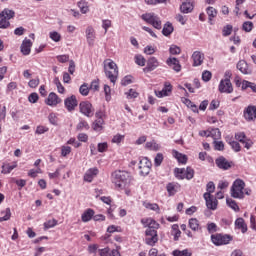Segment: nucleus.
Segmentation results:
<instances>
[{
  "label": "nucleus",
  "mask_w": 256,
  "mask_h": 256,
  "mask_svg": "<svg viewBox=\"0 0 256 256\" xmlns=\"http://www.w3.org/2000/svg\"><path fill=\"white\" fill-rule=\"evenodd\" d=\"M111 181L116 189L123 190L131 183V174L127 171L116 170L111 175Z\"/></svg>",
  "instance_id": "f257e3e1"
},
{
  "label": "nucleus",
  "mask_w": 256,
  "mask_h": 256,
  "mask_svg": "<svg viewBox=\"0 0 256 256\" xmlns=\"http://www.w3.org/2000/svg\"><path fill=\"white\" fill-rule=\"evenodd\" d=\"M245 181L242 179H236L231 188L230 195L233 199H245Z\"/></svg>",
  "instance_id": "f03ea898"
},
{
  "label": "nucleus",
  "mask_w": 256,
  "mask_h": 256,
  "mask_svg": "<svg viewBox=\"0 0 256 256\" xmlns=\"http://www.w3.org/2000/svg\"><path fill=\"white\" fill-rule=\"evenodd\" d=\"M142 19L149 25H152V27H154V29H158V30L162 29L161 18H159V16L155 15V13L143 14Z\"/></svg>",
  "instance_id": "7ed1b4c3"
},
{
  "label": "nucleus",
  "mask_w": 256,
  "mask_h": 256,
  "mask_svg": "<svg viewBox=\"0 0 256 256\" xmlns=\"http://www.w3.org/2000/svg\"><path fill=\"white\" fill-rule=\"evenodd\" d=\"M233 239L230 235L216 234L211 236V241L214 245H229V242Z\"/></svg>",
  "instance_id": "20e7f679"
},
{
  "label": "nucleus",
  "mask_w": 256,
  "mask_h": 256,
  "mask_svg": "<svg viewBox=\"0 0 256 256\" xmlns=\"http://www.w3.org/2000/svg\"><path fill=\"white\" fill-rule=\"evenodd\" d=\"M151 167L152 164L147 157L140 159L139 170L140 175H142V177H147V175L151 172Z\"/></svg>",
  "instance_id": "39448f33"
},
{
  "label": "nucleus",
  "mask_w": 256,
  "mask_h": 256,
  "mask_svg": "<svg viewBox=\"0 0 256 256\" xmlns=\"http://www.w3.org/2000/svg\"><path fill=\"white\" fill-rule=\"evenodd\" d=\"M145 243L150 247H155V244L159 241V236L155 230H146L145 231Z\"/></svg>",
  "instance_id": "423d86ee"
},
{
  "label": "nucleus",
  "mask_w": 256,
  "mask_h": 256,
  "mask_svg": "<svg viewBox=\"0 0 256 256\" xmlns=\"http://www.w3.org/2000/svg\"><path fill=\"white\" fill-rule=\"evenodd\" d=\"M80 113L85 115V117H93V113L95 110L93 109V105L89 101H84L79 104Z\"/></svg>",
  "instance_id": "0eeeda50"
},
{
  "label": "nucleus",
  "mask_w": 256,
  "mask_h": 256,
  "mask_svg": "<svg viewBox=\"0 0 256 256\" xmlns=\"http://www.w3.org/2000/svg\"><path fill=\"white\" fill-rule=\"evenodd\" d=\"M218 91L220 93L231 94L233 93V84L230 79H222L218 85Z\"/></svg>",
  "instance_id": "6e6552de"
},
{
  "label": "nucleus",
  "mask_w": 256,
  "mask_h": 256,
  "mask_svg": "<svg viewBox=\"0 0 256 256\" xmlns=\"http://www.w3.org/2000/svg\"><path fill=\"white\" fill-rule=\"evenodd\" d=\"M193 67H201L205 61V54L201 51H194L192 54Z\"/></svg>",
  "instance_id": "1a4fd4ad"
},
{
  "label": "nucleus",
  "mask_w": 256,
  "mask_h": 256,
  "mask_svg": "<svg viewBox=\"0 0 256 256\" xmlns=\"http://www.w3.org/2000/svg\"><path fill=\"white\" fill-rule=\"evenodd\" d=\"M141 223L144 227H147L146 231H157L159 229V223L153 218L142 219Z\"/></svg>",
  "instance_id": "9d476101"
},
{
  "label": "nucleus",
  "mask_w": 256,
  "mask_h": 256,
  "mask_svg": "<svg viewBox=\"0 0 256 256\" xmlns=\"http://www.w3.org/2000/svg\"><path fill=\"white\" fill-rule=\"evenodd\" d=\"M159 67V60L155 57H150L147 61L146 67L143 69L144 73H151V71H155Z\"/></svg>",
  "instance_id": "9b49d317"
},
{
  "label": "nucleus",
  "mask_w": 256,
  "mask_h": 256,
  "mask_svg": "<svg viewBox=\"0 0 256 256\" xmlns=\"http://www.w3.org/2000/svg\"><path fill=\"white\" fill-rule=\"evenodd\" d=\"M204 199L208 209H211L212 211H215V209H217L218 201L211 194L204 193Z\"/></svg>",
  "instance_id": "f8f14e48"
},
{
  "label": "nucleus",
  "mask_w": 256,
  "mask_h": 256,
  "mask_svg": "<svg viewBox=\"0 0 256 256\" xmlns=\"http://www.w3.org/2000/svg\"><path fill=\"white\" fill-rule=\"evenodd\" d=\"M64 105L67 109V111H75V107H77V97L75 95H72L64 100Z\"/></svg>",
  "instance_id": "ddd939ff"
},
{
  "label": "nucleus",
  "mask_w": 256,
  "mask_h": 256,
  "mask_svg": "<svg viewBox=\"0 0 256 256\" xmlns=\"http://www.w3.org/2000/svg\"><path fill=\"white\" fill-rule=\"evenodd\" d=\"M45 103L46 105H49V107H57V105L61 103V98H59V96L54 92H51L48 95V98L46 99Z\"/></svg>",
  "instance_id": "4468645a"
},
{
  "label": "nucleus",
  "mask_w": 256,
  "mask_h": 256,
  "mask_svg": "<svg viewBox=\"0 0 256 256\" xmlns=\"http://www.w3.org/2000/svg\"><path fill=\"white\" fill-rule=\"evenodd\" d=\"M85 33L88 45L90 47H93V45H95V29L93 28V26H88Z\"/></svg>",
  "instance_id": "2eb2a0df"
},
{
  "label": "nucleus",
  "mask_w": 256,
  "mask_h": 256,
  "mask_svg": "<svg viewBox=\"0 0 256 256\" xmlns=\"http://www.w3.org/2000/svg\"><path fill=\"white\" fill-rule=\"evenodd\" d=\"M244 119H246V121H255V119H256V106H248L244 110Z\"/></svg>",
  "instance_id": "dca6fc26"
},
{
  "label": "nucleus",
  "mask_w": 256,
  "mask_h": 256,
  "mask_svg": "<svg viewBox=\"0 0 256 256\" xmlns=\"http://www.w3.org/2000/svg\"><path fill=\"white\" fill-rule=\"evenodd\" d=\"M237 69L238 71L242 72L243 75H251L253 73V70L249 68V64L245 60H240L237 63Z\"/></svg>",
  "instance_id": "f3484780"
},
{
  "label": "nucleus",
  "mask_w": 256,
  "mask_h": 256,
  "mask_svg": "<svg viewBox=\"0 0 256 256\" xmlns=\"http://www.w3.org/2000/svg\"><path fill=\"white\" fill-rule=\"evenodd\" d=\"M97 175H99V169H97L96 167L90 168L84 174V181H86L87 183H91L93 179L97 177Z\"/></svg>",
  "instance_id": "a211bd4d"
},
{
  "label": "nucleus",
  "mask_w": 256,
  "mask_h": 256,
  "mask_svg": "<svg viewBox=\"0 0 256 256\" xmlns=\"http://www.w3.org/2000/svg\"><path fill=\"white\" fill-rule=\"evenodd\" d=\"M215 163L219 169H223L224 171H227V169H231V163L227 161V159L223 156H220L215 160Z\"/></svg>",
  "instance_id": "6ab92c4d"
},
{
  "label": "nucleus",
  "mask_w": 256,
  "mask_h": 256,
  "mask_svg": "<svg viewBox=\"0 0 256 256\" xmlns=\"http://www.w3.org/2000/svg\"><path fill=\"white\" fill-rule=\"evenodd\" d=\"M31 47H33V42L25 38L20 47L22 55H29L31 53Z\"/></svg>",
  "instance_id": "aec40b11"
},
{
  "label": "nucleus",
  "mask_w": 256,
  "mask_h": 256,
  "mask_svg": "<svg viewBox=\"0 0 256 256\" xmlns=\"http://www.w3.org/2000/svg\"><path fill=\"white\" fill-rule=\"evenodd\" d=\"M166 190L170 197H173L176 193H178L181 190V185L179 183L170 182L166 186Z\"/></svg>",
  "instance_id": "412c9836"
},
{
  "label": "nucleus",
  "mask_w": 256,
  "mask_h": 256,
  "mask_svg": "<svg viewBox=\"0 0 256 256\" xmlns=\"http://www.w3.org/2000/svg\"><path fill=\"white\" fill-rule=\"evenodd\" d=\"M104 71L106 77L113 83V85H115V83L117 82V77H119V70L106 69Z\"/></svg>",
  "instance_id": "4be33fe9"
},
{
  "label": "nucleus",
  "mask_w": 256,
  "mask_h": 256,
  "mask_svg": "<svg viewBox=\"0 0 256 256\" xmlns=\"http://www.w3.org/2000/svg\"><path fill=\"white\" fill-rule=\"evenodd\" d=\"M166 63L167 65H169V67H172V69L176 71V73H179V71H181V64L179 63V60L177 58H168Z\"/></svg>",
  "instance_id": "5701e85b"
},
{
  "label": "nucleus",
  "mask_w": 256,
  "mask_h": 256,
  "mask_svg": "<svg viewBox=\"0 0 256 256\" xmlns=\"http://www.w3.org/2000/svg\"><path fill=\"white\" fill-rule=\"evenodd\" d=\"M95 211L91 208H88L81 216L83 223H89L93 219Z\"/></svg>",
  "instance_id": "b1692460"
},
{
  "label": "nucleus",
  "mask_w": 256,
  "mask_h": 256,
  "mask_svg": "<svg viewBox=\"0 0 256 256\" xmlns=\"http://www.w3.org/2000/svg\"><path fill=\"white\" fill-rule=\"evenodd\" d=\"M188 226L192 231H201V225L199 224V220H197V218H190L188 220Z\"/></svg>",
  "instance_id": "393cba45"
},
{
  "label": "nucleus",
  "mask_w": 256,
  "mask_h": 256,
  "mask_svg": "<svg viewBox=\"0 0 256 256\" xmlns=\"http://www.w3.org/2000/svg\"><path fill=\"white\" fill-rule=\"evenodd\" d=\"M0 17L9 21L10 19H13V17H15V11L9 8H5L2 12H0Z\"/></svg>",
  "instance_id": "a878e982"
},
{
  "label": "nucleus",
  "mask_w": 256,
  "mask_h": 256,
  "mask_svg": "<svg viewBox=\"0 0 256 256\" xmlns=\"http://www.w3.org/2000/svg\"><path fill=\"white\" fill-rule=\"evenodd\" d=\"M174 31L173 24L171 22H167L164 24L163 29H162V35L164 37H169Z\"/></svg>",
  "instance_id": "bb28decb"
},
{
  "label": "nucleus",
  "mask_w": 256,
  "mask_h": 256,
  "mask_svg": "<svg viewBox=\"0 0 256 256\" xmlns=\"http://www.w3.org/2000/svg\"><path fill=\"white\" fill-rule=\"evenodd\" d=\"M235 226L237 229H240L242 233H247V224H245V220L243 218H237L235 221Z\"/></svg>",
  "instance_id": "cd10ccee"
},
{
  "label": "nucleus",
  "mask_w": 256,
  "mask_h": 256,
  "mask_svg": "<svg viewBox=\"0 0 256 256\" xmlns=\"http://www.w3.org/2000/svg\"><path fill=\"white\" fill-rule=\"evenodd\" d=\"M181 13H191L193 11V3L186 1L180 6Z\"/></svg>",
  "instance_id": "c85d7f7f"
},
{
  "label": "nucleus",
  "mask_w": 256,
  "mask_h": 256,
  "mask_svg": "<svg viewBox=\"0 0 256 256\" xmlns=\"http://www.w3.org/2000/svg\"><path fill=\"white\" fill-rule=\"evenodd\" d=\"M207 15H208V19H209V23L211 25H213V23H211L213 21V19H215V17H217V9H215L214 7L209 6L206 9Z\"/></svg>",
  "instance_id": "c756f323"
},
{
  "label": "nucleus",
  "mask_w": 256,
  "mask_h": 256,
  "mask_svg": "<svg viewBox=\"0 0 256 256\" xmlns=\"http://www.w3.org/2000/svg\"><path fill=\"white\" fill-rule=\"evenodd\" d=\"M173 156L177 159L178 163H182V165L187 163V156L185 154H181L177 152V150H173Z\"/></svg>",
  "instance_id": "7c9ffc66"
},
{
  "label": "nucleus",
  "mask_w": 256,
  "mask_h": 256,
  "mask_svg": "<svg viewBox=\"0 0 256 256\" xmlns=\"http://www.w3.org/2000/svg\"><path fill=\"white\" fill-rule=\"evenodd\" d=\"M11 219V208H6L0 213V223L3 221H9Z\"/></svg>",
  "instance_id": "2f4dec72"
},
{
  "label": "nucleus",
  "mask_w": 256,
  "mask_h": 256,
  "mask_svg": "<svg viewBox=\"0 0 256 256\" xmlns=\"http://www.w3.org/2000/svg\"><path fill=\"white\" fill-rule=\"evenodd\" d=\"M145 147L146 149H149V151H159V149H161V145H159L155 140L147 142Z\"/></svg>",
  "instance_id": "473e14b6"
},
{
  "label": "nucleus",
  "mask_w": 256,
  "mask_h": 256,
  "mask_svg": "<svg viewBox=\"0 0 256 256\" xmlns=\"http://www.w3.org/2000/svg\"><path fill=\"white\" fill-rule=\"evenodd\" d=\"M226 205H228L230 207V209H232L236 213H239V211H240L239 205H237V202L235 200H233L232 198L226 199Z\"/></svg>",
  "instance_id": "72a5a7b5"
},
{
  "label": "nucleus",
  "mask_w": 256,
  "mask_h": 256,
  "mask_svg": "<svg viewBox=\"0 0 256 256\" xmlns=\"http://www.w3.org/2000/svg\"><path fill=\"white\" fill-rule=\"evenodd\" d=\"M78 7L81 11V13H83L85 15V13H89V2L85 1V0H81L78 2Z\"/></svg>",
  "instance_id": "f704fd0d"
},
{
  "label": "nucleus",
  "mask_w": 256,
  "mask_h": 256,
  "mask_svg": "<svg viewBox=\"0 0 256 256\" xmlns=\"http://www.w3.org/2000/svg\"><path fill=\"white\" fill-rule=\"evenodd\" d=\"M208 135L212 137L214 141H217L218 139H221V130H219V128H214L209 131Z\"/></svg>",
  "instance_id": "c9c22d12"
},
{
  "label": "nucleus",
  "mask_w": 256,
  "mask_h": 256,
  "mask_svg": "<svg viewBox=\"0 0 256 256\" xmlns=\"http://www.w3.org/2000/svg\"><path fill=\"white\" fill-rule=\"evenodd\" d=\"M227 143L230 145L231 149L235 151V153H239L241 151V144L235 140H226Z\"/></svg>",
  "instance_id": "e433bc0d"
},
{
  "label": "nucleus",
  "mask_w": 256,
  "mask_h": 256,
  "mask_svg": "<svg viewBox=\"0 0 256 256\" xmlns=\"http://www.w3.org/2000/svg\"><path fill=\"white\" fill-rule=\"evenodd\" d=\"M17 167L16 162H14V164L10 165V164H5L2 166V173L4 175H7L9 173H11V171H13V169H15Z\"/></svg>",
  "instance_id": "4c0bfd02"
},
{
  "label": "nucleus",
  "mask_w": 256,
  "mask_h": 256,
  "mask_svg": "<svg viewBox=\"0 0 256 256\" xmlns=\"http://www.w3.org/2000/svg\"><path fill=\"white\" fill-rule=\"evenodd\" d=\"M107 69L110 70V71L119 70L117 68V64L112 60H106L105 61L104 70H107Z\"/></svg>",
  "instance_id": "58836bf2"
},
{
  "label": "nucleus",
  "mask_w": 256,
  "mask_h": 256,
  "mask_svg": "<svg viewBox=\"0 0 256 256\" xmlns=\"http://www.w3.org/2000/svg\"><path fill=\"white\" fill-rule=\"evenodd\" d=\"M174 175L176 179H180V180L185 179V168H175Z\"/></svg>",
  "instance_id": "ea45409f"
},
{
  "label": "nucleus",
  "mask_w": 256,
  "mask_h": 256,
  "mask_svg": "<svg viewBox=\"0 0 256 256\" xmlns=\"http://www.w3.org/2000/svg\"><path fill=\"white\" fill-rule=\"evenodd\" d=\"M184 173L185 179H187L188 181H191V179L195 177V170H193V168L191 167H187L186 169H184Z\"/></svg>",
  "instance_id": "a19ab883"
},
{
  "label": "nucleus",
  "mask_w": 256,
  "mask_h": 256,
  "mask_svg": "<svg viewBox=\"0 0 256 256\" xmlns=\"http://www.w3.org/2000/svg\"><path fill=\"white\" fill-rule=\"evenodd\" d=\"M135 63L136 65H139L140 67H145V63L147 60H145V57H143V55L141 54H137L135 57Z\"/></svg>",
  "instance_id": "79ce46f5"
},
{
  "label": "nucleus",
  "mask_w": 256,
  "mask_h": 256,
  "mask_svg": "<svg viewBox=\"0 0 256 256\" xmlns=\"http://www.w3.org/2000/svg\"><path fill=\"white\" fill-rule=\"evenodd\" d=\"M77 131H83V129H85V131H89V123H87V121L85 120H81L77 126H76Z\"/></svg>",
  "instance_id": "37998d69"
},
{
  "label": "nucleus",
  "mask_w": 256,
  "mask_h": 256,
  "mask_svg": "<svg viewBox=\"0 0 256 256\" xmlns=\"http://www.w3.org/2000/svg\"><path fill=\"white\" fill-rule=\"evenodd\" d=\"M213 145H214L215 151H224L225 149V143H223V141L214 140Z\"/></svg>",
  "instance_id": "c03bdc74"
},
{
  "label": "nucleus",
  "mask_w": 256,
  "mask_h": 256,
  "mask_svg": "<svg viewBox=\"0 0 256 256\" xmlns=\"http://www.w3.org/2000/svg\"><path fill=\"white\" fill-rule=\"evenodd\" d=\"M173 255L174 256H192L193 254L189 252L188 249H184V250H174Z\"/></svg>",
  "instance_id": "a18cd8bd"
},
{
  "label": "nucleus",
  "mask_w": 256,
  "mask_h": 256,
  "mask_svg": "<svg viewBox=\"0 0 256 256\" xmlns=\"http://www.w3.org/2000/svg\"><path fill=\"white\" fill-rule=\"evenodd\" d=\"M54 84L57 87L58 93H65V87H63V84H61V81L59 80V77L54 78Z\"/></svg>",
  "instance_id": "49530a36"
},
{
  "label": "nucleus",
  "mask_w": 256,
  "mask_h": 256,
  "mask_svg": "<svg viewBox=\"0 0 256 256\" xmlns=\"http://www.w3.org/2000/svg\"><path fill=\"white\" fill-rule=\"evenodd\" d=\"M163 154L162 153H157L155 158H154V165L155 167H161V163H163Z\"/></svg>",
  "instance_id": "de8ad7c7"
},
{
  "label": "nucleus",
  "mask_w": 256,
  "mask_h": 256,
  "mask_svg": "<svg viewBox=\"0 0 256 256\" xmlns=\"http://www.w3.org/2000/svg\"><path fill=\"white\" fill-rule=\"evenodd\" d=\"M49 37L52 41H55V43H59V41H61V34L57 31L50 32Z\"/></svg>",
  "instance_id": "09e8293b"
},
{
  "label": "nucleus",
  "mask_w": 256,
  "mask_h": 256,
  "mask_svg": "<svg viewBox=\"0 0 256 256\" xmlns=\"http://www.w3.org/2000/svg\"><path fill=\"white\" fill-rule=\"evenodd\" d=\"M231 33H233V26H231V25L224 26V28L222 30L223 37H229V35H231Z\"/></svg>",
  "instance_id": "8fccbe9b"
},
{
  "label": "nucleus",
  "mask_w": 256,
  "mask_h": 256,
  "mask_svg": "<svg viewBox=\"0 0 256 256\" xmlns=\"http://www.w3.org/2000/svg\"><path fill=\"white\" fill-rule=\"evenodd\" d=\"M9 27H11V22L3 17H0V29H9Z\"/></svg>",
  "instance_id": "3c124183"
},
{
  "label": "nucleus",
  "mask_w": 256,
  "mask_h": 256,
  "mask_svg": "<svg viewBox=\"0 0 256 256\" xmlns=\"http://www.w3.org/2000/svg\"><path fill=\"white\" fill-rule=\"evenodd\" d=\"M243 31H246V33H249L253 30V22L251 21H246L242 25Z\"/></svg>",
  "instance_id": "603ef678"
},
{
  "label": "nucleus",
  "mask_w": 256,
  "mask_h": 256,
  "mask_svg": "<svg viewBox=\"0 0 256 256\" xmlns=\"http://www.w3.org/2000/svg\"><path fill=\"white\" fill-rule=\"evenodd\" d=\"M127 99H137L139 97V93L135 91V89H130L126 92Z\"/></svg>",
  "instance_id": "864d4df0"
},
{
  "label": "nucleus",
  "mask_w": 256,
  "mask_h": 256,
  "mask_svg": "<svg viewBox=\"0 0 256 256\" xmlns=\"http://www.w3.org/2000/svg\"><path fill=\"white\" fill-rule=\"evenodd\" d=\"M79 92L84 96L87 97V95H89V86L84 83L80 86L79 88Z\"/></svg>",
  "instance_id": "5fc2aeb1"
},
{
  "label": "nucleus",
  "mask_w": 256,
  "mask_h": 256,
  "mask_svg": "<svg viewBox=\"0 0 256 256\" xmlns=\"http://www.w3.org/2000/svg\"><path fill=\"white\" fill-rule=\"evenodd\" d=\"M92 127H93L94 131H101V129H103V119L96 120L93 123Z\"/></svg>",
  "instance_id": "6e6d98bb"
},
{
  "label": "nucleus",
  "mask_w": 256,
  "mask_h": 256,
  "mask_svg": "<svg viewBox=\"0 0 256 256\" xmlns=\"http://www.w3.org/2000/svg\"><path fill=\"white\" fill-rule=\"evenodd\" d=\"M57 225V220L52 219L44 223V229H53Z\"/></svg>",
  "instance_id": "4d7b16f0"
},
{
  "label": "nucleus",
  "mask_w": 256,
  "mask_h": 256,
  "mask_svg": "<svg viewBox=\"0 0 256 256\" xmlns=\"http://www.w3.org/2000/svg\"><path fill=\"white\" fill-rule=\"evenodd\" d=\"M247 136L244 132H238L235 134V139L239 141L240 143H245Z\"/></svg>",
  "instance_id": "13d9d810"
},
{
  "label": "nucleus",
  "mask_w": 256,
  "mask_h": 256,
  "mask_svg": "<svg viewBox=\"0 0 256 256\" xmlns=\"http://www.w3.org/2000/svg\"><path fill=\"white\" fill-rule=\"evenodd\" d=\"M211 77H213V74H211V71L205 70L202 73V80L205 81V83L211 81Z\"/></svg>",
  "instance_id": "bf43d9fd"
},
{
  "label": "nucleus",
  "mask_w": 256,
  "mask_h": 256,
  "mask_svg": "<svg viewBox=\"0 0 256 256\" xmlns=\"http://www.w3.org/2000/svg\"><path fill=\"white\" fill-rule=\"evenodd\" d=\"M104 93H105V100L111 101V87L109 85H104Z\"/></svg>",
  "instance_id": "052dcab7"
},
{
  "label": "nucleus",
  "mask_w": 256,
  "mask_h": 256,
  "mask_svg": "<svg viewBox=\"0 0 256 256\" xmlns=\"http://www.w3.org/2000/svg\"><path fill=\"white\" fill-rule=\"evenodd\" d=\"M109 149V144L107 142L98 143V152L99 153H105Z\"/></svg>",
  "instance_id": "680f3d73"
},
{
  "label": "nucleus",
  "mask_w": 256,
  "mask_h": 256,
  "mask_svg": "<svg viewBox=\"0 0 256 256\" xmlns=\"http://www.w3.org/2000/svg\"><path fill=\"white\" fill-rule=\"evenodd\" d=\"M39 83V78L32 79L28 82V87H30L31 89H36V87H39Z\"/></svg>",
  "instance_id": "e2e57ef3"
},
{
  "label": "nucleus",
  "mask_w": 256,
  "mask_h": 256,
  "mask_svg": "<svg viewBox=\"0 0 256 256\" xmlns=\"http://www.w3.org/2000/svg\"><path fill=\"white\" fill-rule=\"evenodd\" d=\"M169 51L171 55H179L181 53V48L177 45H172Z\"/></svg>",
  "instance_id": "0e129e2a"
},
{
  "label": "nucleus",
  "mask_w": 256,
  "mask_h": 256,
  "mask_svg": "<svg viewBox=\"0 0 256 256\" xmlns=\"http://www.w3.org/2000/svg\"><path fill=\"white\" fill-rule=\"evenodd\" d=\"M48 119H49V122L51 123V125H57V123H58L57 114L50 113L48 116Z\"/></svg>",
  "instance_id": "69168bd1"
},
{
  "label": "nucleus",
  "mask_w": 256,
  "mask_h": 256,
  "mask_svg": "<svg viewBox=\"0 0 256 256\" xmlns=\"http://www.w3.org/2000/svg\"><path fill=\"white\" fill-rule=\"evenodd\" d=\"M56 59L59 63H67L69 61V55L67 54L58 55L56 56Z\"/></svg>",
  "instance_id": "338daca9"
},
{
  "label": "nucleus",
  "mask_w": 256,
  "mask_h": 256,
  "mask_svg": "<svg viewBox=\"0 0 256 256\" xmlns=\"http://www.w3.org/2000/svg\"><path fill=\"white\" fill-rule=\"evenodd\" d=\"M90 89L92 91H99V79L93 80L91 85H90Z\"/></svg>",
  "instance_id": "774afa93"
}]
</instances>
